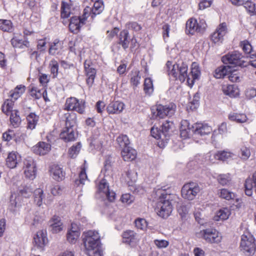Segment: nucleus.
Returning <instances> with one entry per match:
<instances>
[{
    "mask_svg": "<svg viewBox=\"0 0 256 256\" xmlns=\"http://www.w3.org/2000/svg\"><path fill=\"white\" fill-rule=\"evenodd\" d=\"M158 196L157 208L158 214L163 218L170 216L172 212V205L178 202V196L174 194H170L166 190L158 189L156 192Z\"/></svg>",
    "mask_w": 256,
    "mask_h": 256,
    "instance_id": "obj_1",
    "label": "nucleus"
},
{
    "mask_svg": "<svg viewBox=\"0 0 256 256\" xmlns=\"http://www.w3.org/2000/svg\"><path fill=\"white\" fill-rule=\"evenodd\" d=\"M166 65L169 76L178 79V72L176 70H179L178 80L181 82H184L186 79L188 80V76L187 72L188 66L186 64L182 62L181 64H172V62L168 61Z\"/></svg>",
    "mask_w": 256,
    "mask_h": 256,
    "instance_id": "obj_2",
    "label": "nucleus"
},
{
    "mask_svg": "<svg viewBox=\"0 0 256 256\" xmlns=\"http://www.w3.org/2000/svg\"><path fill=\"white\" fill-rule=\"evenodd\" d=\"M240 251L246 256H253L256 250V244L253 236L248 232L241 236Z\"/></svg>",
    "mask_w": 256,
    "mask_h": 256,
    "instance_id": "obj_3",
    "label": "nucleus"
},
{
    "mask_svg": "<svg viewBox=\"0 0 256 256\" xmlns=\"http://www.w3.org/2000/svg\"><path fill=\"white\" fill-rule=\"evenodd\" d=\"M176 109V106L173 103L168 104H158L152 108V118L154 119L163 118L164 117L172 116L174 114Z\"/></svg>",
    "mask_w": 256,
    "mask_h": 256,
    "instance_id": "obj_4",
    "label": "nucleus"
},
{
    "mask_svg": "<svg viewBox=\"0 0 256 256\" xmlns=\"http://www.w3.org/2000/svg\"><path fill=\"white\" fill-rule=\"evenodd\" d=\"M32 188L26 186L19 190L18 195L12 194L10 196V210L12 212H16L22 206V197L28 198L32 195Z\"/></svg>",
    "mask_w": 256,
    "mask_h": 256,
    "instance_id": "obj_5",
    "label": "nucleus"
},
{
    "mask_svg": "<svg viewBox=\"0 0 256 256\" xmlns=\"http://www.w3.org/2000/svg\"><path fill=\"white\" fill-rule=\"evenodd\" d=\"M83 242L86 251L94 250L100 246V236L96 230H88L84 234Z\"/></svg>",
    "mask_w": 256,
    "mask_h": 256,
    "instance_id": "obj_6",
    "label": "nucleus"
},
{
    "mask_svg": "<svg viewBox=\"0 0 256 256\" xmlns=\"http://www.w3.org/2000/svg\"><path fill=\"white\" fill-rule=\"evenodd\" d=\"M244 56L241 53L238 51L229 52L223 56L222 62L226 64L238 66L241 67L246 66L248 64L242 60Z\"/></svg>",
    "mask_w": 256,
    "mask_h": 256,
    "instance_id": "obj_7",
    "label": "nucleus"
},
{
    "mask_svg": "<svg viewBox=\"0 0 256 256\" xmlns=\"http://www.w3.org/2000/svg\"><path fill=\"white\" fill-rule=\"evenodd\" d=\"M206 27V22L200 20L198 22L194 18L189 19L186 26V32L188 34L193 35L196 32L203 33Z\"/></svg>",
    "mask_w": 256,
    "mask_h": 256,
    "instance_id": "obj_8",
    "label": "nucleus"
},
{
    "mask_svg": "<svg viewBox=\"0 0 256 256\" xmlns=\"http://www.w3.org/2000/svg\"><path fill=\"white\" fill-rule=\"evenodd\" d=\"M200 192V188L196 183L191 182L185 184L182 188V196L183 198L192 200Z\"/></svg>",
    "mask_w": 256,
    "mask_h": 256,
    "instance_id": "obj_9",
    "label": "nucleus"
},
{
    "mask_svg": "<svg viewBox=\"0 0 256 256\" xmlns=\"http://www.w3.org/2000/svg\"><path fill=\"white\" fill-rule=\"evenodd\" d=\"M198 236L203 238L206 241L210 243H218L222 240V236L216 230L208 228L200 230Z\"/></svg>",
    "mask_w": 256,
    "mask_h": 256,
    "instance_id": "obj_10",
    "label": "nucleus"
},
{
    "mask_svg": "<svg viewBox=\"0 0 256 256\" xmlns=\"http://www.w3.org/2000/svg\"><path fill=\"white\" fill-rule=\"evenodd\" d=\"M97 192L100 196L106 198L110 202H113L116 198L115 192L110 190L108 184L105 179H102L99 182Z\"/></svg>",
    "mask_w": 256,
    "mask_h": 256,
    "instance_id": "obj_11",
    "label": "nucleus"
},
{
    "mask_svg": "<svg viewBox=\"0 0 256 256\" xmlns=\"http://www.w3.org/2000/svg\"><path fill=\"white\" fill-rule=\"evenodd\" d=\"M24 174L26 177L33 180L36 177V163L34 160L28 157L24 162Z\"/></svg>",
    "mask_w": 256,
    "mask_h": 256,
    "instance_id": "obj_12",
    "label": "nucleus"
},
{
    "mask_svg": "<svg viewBox=\"0 0 256 256\" xmlns=\"http://www.w3.org/2000/svg\"><path fill=\"white\" fill-rule=\"evenodd\" d=\"M85 73L87 76L86 84L88 86H92L96 77V70L90 60H86L84 63Z\"/></svg>",
    "mask_w": 256,
    "mask_h": 256,
    "instance_id": "obj_13",
    "label": "nucleus"
},
{
    "mask_svg": "<svg viewBox=\"0 0 256 256\" xmlns=\"http://www.w3.org/2000/svg\"><path fill=\"white\" fill-rule=\"evenodd\" d=\"M227 32V26L225 22L219 24L215 32L211 36V40L214 43L222 42L224 36Z\"/></svg>",
    "mask_w": 256,
    "mask_h": 256,
    "instance_id": "obj_14",
    "label": "nucleus"
},
{
    "mask_svg": "<svg viewBox=\"0 0 256 256\" xmlns=\"http://www.w3.org/2000/svg\"><path fill=\"white\" fill-rule=\"evenodd\" d=\"M192 133L204 136L210 134L212 132V128L207 124H194L192 126Z\"/></svg>",
    "mask_w": 256,
    "mask_h": 256,
    "instance_id": "obj_15",
    "label": "nucleus"
},
{
    "mask_svg": "<svg viewBox=\"0 0 256 256\" xmlns=\"http://www.w3.org/2000/svg\"><path fill=\"white\" fill-rule=\"evenodd\" d=\"M60 138L66 142L74 141L77 136V134L74 132V128L66 127L60 134Z\"/></svg>",
    "mask_w": 256,
    "mask_h": 256,
    "instance_id": "obj_16",
    "label": "nucleus"
},
{
    "mask_svg": "<svg viewBox=\"0 0 256 256\" xmlns=\"http://www.w3.org/2000/svg\"><path fill=\"white\" fill-rule=\"evenodd\" d=\"M200 72L199 68L196 63H192L190 73L188 74L187 83L188 86L192 87L196 80H198L200 76Z\"/></svg>",
    "mask_w": 256,
    "mask_h": 256,
    "instance_id": "obj_17",
    "label": "nucleus"
},
{
    "mask_svg": "<svg viewBox=\"0 0 256 256\" xmlns=\"http://www.w3.org/2000/svg\"><path fill=\"white\" fill-rule=\"evenodd\" d=\"M50 150V145L43 142H39L37 144L32 147L34 152L38 155L46 154Z\"/></svg>",
    "mask_w": 256,
    "mask_h": 256,
    "instance_id": "obj_18",
    "label": "nucleus"
},
{
    "mask_svg": "<svg viewBox=\"0 0 256 256\" xmlns=\"http://www.w3.org/2000/svg\"><path fill=\"white\" fill-rule=\"evenodd\" d=\"M49 224L52 233H58L63 229L62 223L58 216H54L50 220Z\"/></svg>",
    "mask_w": 256,
    "mask_h": 256,
    "instance_id": "obj_19",
    "label": "nucleus"
},
{
    "mask_svg": "<svg viewBox=\"0 0 256 256\" xmlns=\"http://www.w3.org/2000/svg\"><path fill=\"white\" fill-rule=\"evenodd\" d=\"M34 239L36 246L40 248H43L48 241L46 231L42 230L38 232Z\"/></svg>",
    "mask_w": 256,
    "mask_h": 256,
    "instance_id": "obj_20",
    "label": "nucleus"
},
{
    "mask_svg": "<svg viewBox=\"0 0 256 256\" xmlns=\"http://www.w3.org/2000/svg\"><path fill=\"white\" fill-rule=\"evenodd\" d=\"M124 104L123 102L116 101L110 102L107 106L106 110L109 114H120L124 110Z\"/></svg>",
    "mask_w": 256,
    "mask_h": 256,
    "instance_id": "obj_21",
    "label": "nucleus"
},
{
    "mask_svg": "<svg viewBox=\"0 0 256 256\" xmlns=\"http://www.w3.org/2000/svg\"><path fill=\"white\" fill-rule=\"evenodd\" d=\"M20 160V157L15 152H10L6 158V164L10 168H14Z\"/></svg>",
    "mask_w": 256,
    "mask_h": 256,
    "instance_id": "obj_22",
    "label": "nucleus"
},
{
    "mask_svg": "<svg viewBox=\"0 0 256 256\" xmlns=\"http://www.w3.org/2000/svg\"><path fill=\"white\" fill-rule=\"evenodd\" d=\"M123 242L132 244L138 242V239L136 232L132 230H126L122 234Z\"/></svg>",
    "mask_w": 256,
    "mask_h": 256,
    "instance_id": "obj_23",
    "label": "nucleus"
},
{
    "mask_svg": "<svg viewBox=\"0 0 256 256\" xmlns=\"http://www.w3.org/2000/svg\"><path fill=\"white\" fill-rule=\"evenodd\" d=\"M121 154L124 161H132L134 160L136 156V150L130 146L124 148Z\"/></svg>",
    "mask_w": 256,
    "mask_h": 256,
    "instance_id": "obj_24",
    "label": "nucleus"
},
{
    "mask_svg": "<svg viewBox=\"0 0 256 256\" xmlns=\"http://www.w3.org/2000/svg\"><path fill=\"white\" fill-rule=\"evenodd\" d=\"M130 40L129 32L127 30H124L120 32L118 43L124 50H126L128 48Z\"/></svg>",
    "mask_w": 256,
    "mask_h": 256,
    "instance_id": "obj_25",
    "label": "nucleus"
},
{
    "mask_svg": "<svg viewBox=\"0 0 256 256\" xmlns=\"http://www.w3.org/2000/svg\"><path fill=\"white\" fill-rule=\"evenodd\" d=\"M180 132L181 137L184 138H186L192 134V129L187 120H184L182 122Z\"/></svg>",
    "mask_w": 256,
    "mask_h": 256,
    "instance_id": "obj_26",
    "label": "nucleus"
},
{
    "mask_svg": "<svg viewBox=\"0 0 256 256\" xmlns=\"http://www.w3.org/2000/svg\"><path fill=\"white\" fill-rule=\"evenodd\" d=\"M79 17L73 16L70 18L69 24L70 30L74 33L77 32L84 24H82Z\"/></svg>",
    "mask_w": 256,
    "mask_h": 256,
    "instance_id": "obj_27",
    "label": "nucleus"
},
{
    "mask_svg": "<svg viewBox=\"0 0 256 256\" xmlns=\"http://www.w3.org/2000/svg\"><path fill=\"white\" fill-rule=\"evenodd\" d=\"M222 91L225 94L232 98L236 97L239 94V90L234 84L224 86Z\"/></svg>",
    "mask_w": 256,
    "mask_h": 256,
    "instance_id": "obj_28",
    "label": "nucleus"
},
{
    "mask_svg": "<svg viewBox=\"0 0 256 256\" xmlns=\"http://www.w3.org/2000/svg\"><path fill=\"white\" fill-rule=\"evenodd\" d=\"M174 126L172 122L166 120L162 126V133L164 138L169 136L170 133L173 132Z\"/></svg>",
    "mask_w": 256,
    "mask_h": 256,
    "instance_id": "obj_29",
    "label": "nucleus"
},
{
    "mask_svg": "<svg viewBox=\"0 0 256 256\" xmlns=\"http://www.w3.org/2000/svg\"><path fill=\"white\" fill-rule=\"evenodd\" d=\"M228 119L238 123L245 122L248 120L246 116L244 114H238L236 112H230L228 115Z\"/></svg>",
    "mask_w": 256,
    "mask_h": 256,
    "instance_id": "obj_30",
    "label": "nucleus"
},
{
    "mask_svg": "<svg viewBox=\"0 0 256 256\" xmlns=\"http://www.w3.org/2000/svg\"><path fill=\"white\" fill-rule=\"evenodd\" d=\"M50 171L53 178L58 181L62 180L64 176V173L58 166H53Z\"/></svg>",
    "mask_w": 256,
    "mask_h": 256,
    "instance_id": "obj_31",
    "label": "nucleus"
},
{
    "mask_svg": "<svg viewBox=\"0 0 256 256\" xmlns=\"http://www.w3.org/2000/svg\"><path fill=\"white\" fill-rule=\"evenodd\" d=\"M66 126L74 128L76 124V115L75 113L72 112L66 114Z\"/></svg>",
    "mask_w": 256,
    "mask_h": 256,
    "instance_id": "obj_32",
    "label": "nucleus"
},
{
    "mask_svg": "<svg viewBox=\"0 0 256 256\" xmlns=\"http://www.w3.org/2000/svg\"><path fill=\"white\" fill-rule=\"evenodd\" d=\"M34 201L37 206H40L42 204V202L45 198L43 190L40 188H38L34 191Z\"/></svg>",
    "mask_w": 256,
    "mask_h": 256,
    "instance_id": "obj_33",
    "label": "nucleus"
},
{
    "mask_svg": "<svg viewBox=\"0 0 256 256\" xmlns=\"http://www.w3.org/2000/svg\"><path fill=\"white\" fill-rule=\"evenodd\" d=\"M62 48V43L60 40H56L50 48L49 53L52 55L58 54Z\"/></svg>",
    "mask_w": 256,
    "mask_h": 256,
    "instance_id": "obj_34",
    "label": "nucleus"
},
{
    "mask_svg": "<svg viewBox=\"0 0 256 256\" xmlns=\"http://www.w3.org/2000/svg\"><path fill=\"white\" fill-rule=\"evenodd\" d=\"M230 70V66L228 65L222 68H218L216 70L214 76L216 78H220L227 76L228 72Z\"/></svg>",
    "mask_w": 256,
    "mask_h": 256,
    "instance_id": "obj_35",
    "label": "nucleus"
},
{
    "mask_svg": "<svg viewBox=\"0 0 256 256\" xmlns=\"http://www.w3.org/2000/svg\"><path fill=\"white\" fill-rule=\"evenodd\" d=\"M25 86L20 85L17 86L13 90L10 92V96L16 100L25 91Z\"/></svg>",
    "mask_w": 256,
    "mask_h": 256,
    "instance_id": "obj_36",
    "label": "nucleus"
},
{
    "mask_svg": "<svg viewBox=\"0 0 256 256\" xmlns=\"http://www.w3.org/2000/svg\"><path fill=\"white\" fill-rule=\"evenodd\" d=\"M245 192L248 196H251L252 194L253 190L256 194V184L252 185V180L250 178L246 179L245 184Z\"/></svg>",
    "mask_w": 256,
    "mask_h": 256,
    "instance_id": "obj_37",
    "label": "nucleus"
},
{
    "mask_svg": "<svg viewBox=\"0 0 256 256\" xmlns=\"http://www.w3.org/2000/svg\"><path fill=\"white\" fill-rule=\"evenodd\" d=\"M26 118L28 120V128L31 130L34 128L38 122V116L34 113H30L28 116Z\"/></svg>",
    "mask_w": 256,
    "mask_h": 256,
    "instance_id": "obj_38",
    "label": "nucleus"
},
{
    "mask_svg": "<svg viewBox=\"0 0 256 256\" xmlns=\"http://www.w3.org/2000/svg\"><path fill=\"white\" fill-rule=\"evenodd\" d=\"M230 212L228 208H224L220 210L214 217L216 220H226L228 218L230 215Z\"/></svg>",
    "mask_w": 256,
    "mask_h": 256,
    "instance_id": "obj_39",
    "label": "nucleus"
},
{
    "mask_svg": "<svg viewBox=\"0 0 256 256\" xmlns=\"http://www.w3.org/2000/svg\"><path fill=\"white\" fill-rule=\"evenodd\" d=\"M18 113V112L17 110H14L12 112L9 114H10V123L14 127L18 126L21 122V120Z\"/></svg>",
    "mask_w": 256,
    "mask_h": 256,
    "instance_id": "obj_40",
    "label": "nucleus"
},
{
    "mask_svg": "<svg viewBox=\"0 0 256 256\" xmlns=\"http://www.w3.org/2000/svg\"><path fill=\"white\" fill-rule=\"evenodd\" d=\"M218 194L220 198L226 200L234 199L235 197V195L233 192L226 188L220 190L218 191Z\"/></svg>",
    "mask_w": 256,
    "mask_h": 256,
    "instance_id": "obj_41",
    "label": "nucleus"
},
{
    "mask_svg": "<svg viewBox=\"0 0 256 256\" xmlns=\"http://www.w3.org/2000/svg\"><path fill=\"white\" fill-rule=\"evenodd\" d=\"M70 14V6L67 2H62L61 4V18H68Z\"/></svg>",
    "mask_w": 256,
    "mask_h": 256,
    "instance_id": "obj_42",
    "label": "nucleus"
},
{
    "mask_svg": "<svg viewBox=\"0 0 256 256\" xmlns=\"http://www.w3.org/2000/svg\"><path fill=\"white\" fill-rule=\"evenodd\" d=\"M0 29L4 32H11L12 30V22L10 20H0Z\"/></svg>",
    "mask_w": 256,
    "mask_h": 256,
    "instance_id": "obj_43",
    "label": "nucleus"
},
{
    "mask_svg": "<svg viewBox=\"0 0 256 256\" xmlns=\"http://www.w3.org/2000/svg\"><path fill=\"white\" fill-rule=\"evenodd\" d=\"M14 105V102L12 100H6L2 107V112L6 115L12 112V106Z\"/></svg>",
    "mask_w": 256,
    "mask_h": 256,
    "instance_id": "obj_44",
    "label": "nucleus"
},
{
    "mask_svg": "<svg viewBox=\"0 0 256 256\" xmlns=\"http://www.w3.org/2000/svg\"><path fill=\"white\" fill-rule=\"evenodd\" d=\"M227 76L229 80L232 82H238L240 81L238 72L236 70H232L231 66H230V70L228 72Z\"/></svg>",
    "mask_w": 256,
    "mask_h": 256,
    "instance_id": "obj_45",
    "label": "nucleus"
},
{
    "mask_svg": "<svg viewBox=\"0 0 256 256\" xmlns=\"http://www.w3.org/2000/svg\"><path fill=\"white\" fill-rule=\"evenodd\" d=\"M217 180L220 184L222 186L228 184L231 180L230 174H220L218 176Z\"/></svg>",
    "mask_w": 256,
    "mask_h": 256,
    "instance_id": "obj_46",
    "label": "nucleus"
},
{
    "mask_svg": "<svg viewBox=\"0 0 256 256\" xmlns=\"http://www.w3.org/2000/svg\"><path fill=\"white\" fill-rule=\"evenodd\" d=\"M116 142L120 146L126 148L130 144V140L126 135L121 134L119 136L116 138Z\"/></svg>",
    "mask_w": 256,
    "mask_h": 256,
    "instance_id": "obj_47",
    "label": "nucleus"
},
{
    "mask_svg": "<svg viewBox=\"0 0 256 256\" xmlns=\"http://www.w3.org/2000/svg\"><path fill=\"white\" fill-rule=\"evenodd\" d=\"M93 8L91 9L92 12L94 15L99 14L103 10V3L100 0H94Z\"/></svg>",
    "mask_w": 256,
    "mask_h": 256,
    "instance_id": "obj_48",
    "label": "nucleus"
},
{
    "mask_svg": "<svg viewBox=\"0 0 256 256\" xmlns=\"http://www.w3.org/2000/svg\"><path fill=\"white\" fill-rule=\"evenodd\" d=\"M251 152L248 148L242 146L240 151L239 156L240 158L244 160H247L250 156Z\"/></svg>",
    "mask_w": 256,
    "mask_h": 256,
    "instance_id": "obj_49",
    "label": "nucleus"
},
{
    "mask_svg": "<svg viewBox=\"0 0 256 256\" xmlns=\"http://www.w3.org/2000/svg\"><path fill=\"white\" fill-rule=\"evenodd\" d=\"M77 104V99L75 98H70L66 100L64 104V109L68 110H72L74 104Z\"/></svg>",
    "mask_w": 256,
    "mask_h": 256,
    "instance_id": "obj_50",
    "label": "nucleus"
},
{
    "mask_svg": "<svg viewBox=\"0 0 256 256\" xmlns=\"http://www.w3.org/2000/svg\"><path fill=\"white\" fill-rule=\"evenodd\" d=\"M81 148V144L78 142L75 146H72L69 150V154L72 158H75L79 153Z\"/></svg>",
    "mask_w": 256,
    "mask_h": 256,
    "instance_id": "obj_51",
    "label": "nucleus"
},
{
    "mask_svg": "<svg viewBox=\"0 0 256 256\" xmlns=\"http://www.w3.org/2000/svg\"><path fill=\"white\" fill-rule=\"evenodd\" d=\"M87 180V176L84 169H82L79 174V179L75 180L76 184L79 186L80 184L84 185L85 182Z\"/></svg>",
    "mask_w": 256,
    "mask_h": 256,
    "instance_id": "obj_52",
    "label": "nucleus"
},
{
    "mask_svg": "<svg viewBox=\"0 0 256 256\" xmlns=\"http://www.w3.org/2000/svg\"><path fill=\"white\" fill-rule=\"evenodd\" d=\"M80 234V232H68L66 238L68 241L72 244H74L76 242Z\"/></svg>",
    "mask_w": 256,
    "mask_h": 256,
    "instance_id": "obj_53",
    "label": "nucleus"
},
{
    "mask_svg": "<svg viewBox=\"0 0 256 256\" xmlns=\"http://www.w3.org/2000/svg\"><path fill=\"white\" fill-rule=\"evenodd\" d=\"M140 80V76L138 71L132 72V76L130 78V83L134 86H138Z\"/></svg>",
    "mask_w": 256,
    "mask_h": 256,
    "instance_id": "obj_54",
    "label": "nucleus"
},
{
    "mask_svg": "<svg viewBox=\"0 0 256 256\" xmlns=\"http://www.w3.org/2000/svg\"><path fill=\"white\" fill-rule=\"evenodd\" d=\"M230 157V153L226 151L218 152L214 154L216 159L220 160H224Z\"/></svg>",
    "mask_w": 256,
    "mask_h": 256,
    "instance_id": "obj_55",
    "label": "nucleus"
},
{
    "mask_svg": "<svg viewBox=\"0 0 256 256\" xmlns=\"http://www.w3.org/2000/svg\"><path fill=\"white\" fill-rule=\"evenodd\" d=\"M144 90L146 93L150 94L153 92L152 80L150 78H146L144 82Z\"/></svg>",
    "mask_w": 256,
    "mask_h": 256,
    "instance_id": "obj_56",
    "label": "nucleus"
},
{
    "mask_svg": "<svg viewBox=\"0 0 256 256\" xmlns=\"http://www.w3.org/2000/svg\"><path fill=\"white\" fill-rule=\"evenodd\" d=\"M240 46L245 53L250 54L252 52V46L248 40H245L241 42Z\"/></svg>",
    "mask_w": 256,
    "mask_h": 256,
    "instance_id": "obj_57",
    "label": "nucleus"
},
{
    "mask_svg": "<svg viewBox=\"0 0 256 256\" xmlns=\"http://www.w3.org/2000/svg\"><path fill=\"white\" fill-rule=\"evenodd\" d=\"M135 226L138 228L142 230H144L147 227V222L144 218H138L135 220Z\"/></svg>",
    "mask_w": 256,
    "mask_h": 256,
    "instance_id": "obj_58",
    "label": "nucleus"
},
{
    "mask_svg": "<svg viewBox=\"0 0 256 256\" xmlns=\"http://www.w3.org/2000/svg\"><path fill=\"white\" fill-rule=\"evenodd\" d=\"M50 71L52 74L54 75V77L55 78L57 76L58 70V62L52 60L50 62Z\"/></svg>",
    "mask_w": 256,
    "mask_h": 256,
    "instance_id": "obj_59",
    "label": "nucleus"
},
{
    "mask_svg": "<svg viewBox=\"0 0 256 256\" xmlns=\"http://www.w3.org/2000/svg\"><path fill=\"white\" fill-rule=\"evenodd\" d=\"M126 26L128 30L138 32L141 30L142 26L138 23L134 22H129L126 24Z\"/></svg>",
    "mask_w": 256,
    "mask_h": 256,
    "instance_id": "obj_60",
    "label": "nucleus"
},
{
    "mask_svg": "<svg viewBox=\"0 0 256 256\" xmlns=\"http://www.w3.org/2000/svg\"><path fill=\"white\" fill-rule=\"evenodd\" d=\"M84 108L85 107L84 103L82 101L80 102L77 100V104H74V108L72 110H75L78 113L82 114L84 112Z\"/></svg>",
    "mask_w": 256,
    "mask_h": 256,
    "instance_id": "obj_61",
    "label": "nucleus"
},
{
    "mask_svg": "<svg viewBox=\"0 0 256 256\" xmlns=\"http://www.w3.org/2000/svg\"><path fill=\"white\" fill-rule=\"evenodd\" d=\"M134 200V196L129 194H122L121 197V200L123 203L130 204L133 202Z\"/></svg>",
    "mask_w": 256,
    "mask_h": 256,
    "instance_id": "obj_62",
    "label": "nucleus"
},
{
    "mask_svg": "<svg viewBox=\"0 0 256 256\" xmlns=\"http://www.w3.org/2000/svg\"><path fill=\"white\" fill-rule=\"evenodd\" d=\"M154 244L158 248H166L168 246L169 242L164 240H155Z\"/></svg>",
    "mask_w": 256,
    "mask_h": 256,
    "instance_id": "obj_63",
    "label": "nucleus"
},
{
    "mask_svg": "<svg viewBox=\"0 0 256 256\" xmlns=\"http://www.w3.org/2000/svg\"><path fill=\"white\" fill-rule=\"evenodd\" d=\"M42 89L40 90L36 87H32L30 89V95L35 98L39 99L42 97Z\"/></svg>",
    "mask_w": 256,
    "mask_h": 256,
    "instance_id": "obj_64",
    "label": "nucleus"
}]
</instances>
